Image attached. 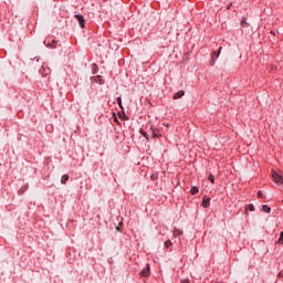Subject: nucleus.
Here are the masks:
<instances>
[{"instance_id": "obj_1", "label": "nucleus", "mask_w": 283, "mask_h": 283, "mask_svg": "<svg viewBox=\"0 0 283 283\" xmlns=\"http://www.w3.org/2000/svg\"><path fill=\"white\" fill-rule=\"evenodd\" d=\"M272 179L276 185H283V177L275 171L272 172Z\"/></svg>"}, {"instance_id": "obj_2", "label": "nucleus", "mask_w": 283, "mask_h": 283, "mask_svg": "<svg viewBox=\"0 0 283 283\" xmlns=\"http://www.w3.org/2000/svg\"><path fill=\"white\" fill-rule=\"evenodd\" d=\"M220 52H222V46L219 48L218 52H216V51L212 52V63H211V65H214L216 59H218V56H220Z\"/></svg>"}, {"instance_id": "obj_3", "label": "nucleus", "mask_w": 283, "mask_h": 283, "mask_svg": "<svg viewBox=\"0 0 283 283\" xmlns=\"http://www.w3.org/2000/svg\"><path fill=\"white\" fill-rule=\"evenodd\" d=\"M75 19H77V21H78V23H80V25H81L82 28H85V18H84L83 15H81V14H75Z\"/></svg>"}, {"instance_id": "obj_4", "label": "nucleus", "mask_w": 283, "mask_h": 283, "mask_svg": "<svg viewBox=\"0 0 283 283\" xmlns=\"http://www.w3.org/2000/svg\"><path fill=\"white\" fill-rule=\"evenodd\" d=\"M142 277H149V264H146V268H144L140 272Z\"/></svg>"}, {"instance_id": "obj_5", "label": "nucleus", "mask_w": 283, "mask_h": 283, "mask_svg": "<svg viewBox=\"0 0 283 283\" xmlns=\"http://www.w3.org/2000/svg\"><path fill=\"white\" fill-rule=\"evenodd\" d=\"M209 205H211V199L205 197V198H203V201H202V207H203L205 209H207V208L209 207Z\"/></svg>"}, {"instance_id": "obj_6", "label": "nucleus", "mask_w": 283, "mask_h": 283, "mask_svg": "<svg viewBox=\"0 0 283 283\" xmlns=\"http://www.w3.org/2000/svg\"><path fill=\"white\" fill-rule=\"evenodd\" d=\"M185 96V91H179L174 95V99L182 98Z\"/></svg>"}, {"instance_id": "obj_7", "label": "nucleus", "mask_w": 283, "mask_h": 283, "mask_svg": "<svg viewBox=\"0 0 283 283\" xmlns=\"http://www.w3.org/2000/svg\"><path fill=\"white\" fill-rule=\"evenodd\" d=\"M67 180H70V176H67V175L62 176V179H61L62 185H65V182H67Z\"/></svg>"}, {"instance_id": "obj_8", "label": "nucleus", "mask_w": 283, "mask_h": 283, "mask_svg": "<svg viewBox=\"0 0 283 283\" xmlns=\"http://www.w3.org/2000/svg\"><path fill=\"white\" fill-rule=\"evenodd\" d=\"M262 211H265V213H271V207L264 205V206L262 207Z\"/></svg>"}, {"instance_id": "obj_9", "label": "nucleus", "mask_w": 283, "mask_h": 283, "mask_svg": "<svg viewBox=\"0 0 283 283\" xmlns=\"http://www.w3.org/2000/svg\"><path fill=\"white\" fill-rule=\"evenodd\" d=\"M198 187H192L191 188V190H190V193L192 195V196H196V193H198Z\"/></svg>"}, {"instance_id": "obj_10", "label": "nucleus", "mask_w": 283, "mask_h": 283, "mask_svg": "<svg viewBox=\"0 0 283 283\" xmlns=\"http://www.w3.org/2000/svg\"><path fill=\"white\" fill-rule=\"evenodd\" d=\"M178 235H182V231L176 229V230L174 231V237H175V238H178Z\"/></svg>"}, {"instance_id": "obj_11", "label": "nucleus", "mask_w": 283, "mask_h": 283, "mask_svg": "<svg viewBox=\"0 0 283 283\" xmlns=\"http://www.w3.org/2000/svg\"><path fill=\"white\" fill-rule=\"evenodd\" d=\"M117 105L123 109V99L120 97H117Z\"/></svg>"}, {"instance_id": "obj_12", "label": "nucleus", "mask_w": 283, "mask_h": 283, "mask_svg": "<svg viewBox=\"0 0 283 283\" xmlns=\"http://www.w3.org/2000/svg\"><path fill=\"white\" fill-rule=\"evenodd\" d=\"M171 244H174V243L171 242V240H167V241L165 242L166 249H169V247H171Z\"/></svg>"}, {"instance_id": "obj_13", "label": "nucleus", "mask_w": 283, "mask_h": 283, "mask_svg": "<svg viewBox=\"0 0 283 283\" xmlns=\"http://www.w3.org/2000/svg\"><path fill=\"white\" fill-rule=\"evenodd\" d=\"M277 244H283V232L280 233V239L277 241Z\"/></svg>"}, {"instance_id": "obj_14", "label": "nucleus", "mask_w": 283, "mask_h": 283, "mask_svg": "<svg viewBox=\"0 0 283 283\" xmlns=\"http://www.w3.org/2000/svg\"><path fill=\"white\" fill-rule=\"evenodd\" d=\"M93 72H94V74H96V72H98V65L93 64Z\"/></svg>"}, {"instance_id": "obj_15", "label": "nucleus", "mask_w": 283, "mask_h": 283, "mask_svg": "<svg viewBox=\"0 0 283 283\" xmlns=\"http://www.w3.org/2000/svg\"><path fill=\"white\" fill-rule=\"evenodd\" d=\"M208 179L210 180V182H216V179L213 178V175H209Z\"/></svg>"}, {"instance_id": "obj_16", "label": "nucleus", "mask_w": 283, "mask_h": 283, "mask_svg": "<svg viewBox=\"0 0 283 283\" xmlns=\"http://www.w3.org/2000/svg\"><path fill=\"white\" fill-rule=\"evenodd\" d=\"M248 209H249V211H255V207H253V205H249Z\"/></svg>"}, {"instance_id": "obj_17", "label": "nucleus", "mask_w": 283, "mask_h": 283, "mask_svg": "<svg viewBox=\"0 0 283 283\" xmlns=\"http://www.w3.org/2000/svg\"><path fill=\"white\" fill-rule=\"evenodd\" d=\"M97 78H99L98 80L99 85H103L105 83V81H103V78H101V76H97Z\"/></svg>"}, {"instance_id": "obj_18", "label": "nucleus", "mask_w": 283, "mask_h": 283, "mask_svg": "<svg viewBox=\"0 0 283 283\" xmlns=\"http://www.w3.org/2000/svg\"><path fill=\"white\" fill-rule=\"evenodd\" d=\"M256 196H258V198H262V191L259 190Z\"/></svg>"}, {"instance_id": "obj_19", "label": "nucleus", "mask_w": 283, "mask_h": 283, "mask_svg": "<svg viewBox=\"0 0 283 283\" xmlns=\"http://www.w3.org/2000/svg\"><path fill=\"white\" fill-rule=\"evenodd\" d=\"M51 48H56V41H53Z\"/></svg>"}, {"instance_id": "obj_20", "label": "nucleus", "mask_w": 283, "mask_h": 283, "mask_svg": "<svg viewBox=\"0 0 283 283\" xmlns=\"http://www.w3.org/2000/svg\"><path fill=\"white\" fill-rule=\"evenodd\" d=\"M142 134H143V136H144L145 138H149V137H147V133L142 132Z\"/></svg>"}, {"instance_id": "obj_21", "label": "nucleus", "mask_w": 283, "mask_h": 283, "mask_svg": "<svg viewBox=\"0 0 283 283\" xmlns=\"http://www.w3.org/2000/svg\"><path fill=\"white\" fill-rule=\"evenodd\" d=\"M231 6H233V3H230V4L227 7V10H231Z\"/></svg>"}, {"instance_id": "obj_22", "label": "nucleus", "mask_w": 283, "mask_h": 283, "mask_svg": "<svg viewBox=\"0 0 283 283\" xmlns=\"http://www.w3.org/2000/svg\"><path fill=\"white\" fill-rule=\"evenodd\" d=\"M181 283H189V280H184L181 281Z\"/></svg>"}, {"instance_id": "obj_23", "label": "nucleus", "mask_w": 283, "mask_h": 283, "mask_svg": "<svg viewBox=\"0 0 283 283\" xmlns=\"http://www.w3.org/2000/svg\"><path fill=\"white\" fill-rule=\"evenodd\" d=\"M104 1H107V0H104Z\"/></svg>"}]
</instances>
